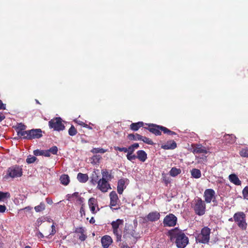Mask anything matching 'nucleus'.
<instances>
[{
  "label": "nucleus",
  "mask_w": 248,
  "mask_h": 248,
  "mask_svg": "<svg viewBox=\"0 0 248 248\" xmlns=\"http://www.w3.org/2000/svg\"><path fill=\"white\" fill-rule=\"evenodd\" d=\"M76 232H79L80 233V234L78 236V238L81 241H84L86 239V238H87L86 235L84 234V230L82 228H78L76 230Z\"/></svg>",
  "instance_id": "cd10ccee"
},
{
  "label": "nucleus",
  "mask_w": 248,
  "mask_h": 248,
  "mask_svg": "<svg viewBox=\"0 0 248 248\" xmlns=\"http://www.w3.org/2000/svg\"><path fill=\"white\" fill-rule=\"evenodd\" d=\"M50 154L53 155H57L58 153V148L57 146H54L48 149Z\"/></svg>",
  "instance_id": "a19ab883"
},
{
  "label": "nucleus",
  "mask_w": 248,
  "mask_h": 248,
  "mask_svg": "<svg viewBox=\"0 0 248 248\" xmlns=\"http://www.w3.org/2000/svg\"><path fill=\"white\" fill-rule=\"evenodd\" d=\"M5 119L4 115L1 112H0V122Z\"/></svg>",
  "instance_id": "e2e57ef3"
},
{
  "label": "nucleus",
  "mask_w": 248,
  "mask_h": 248,
  "mask_svg": "<svg viewBox=\"0 0 248 248\" xmlns=\"http://www.w3.org/2000/svg\"><path fill=\"white\" fill-rule=\"evenodd\" d=\"M60 180L61 183L64 186L68 185L70 182L69 177L66 174L62 175L60 178Z\"/></svg>",
  "instance_id": "393cba45"
},
{
  "label": "nucleus",
  "mask_w": 248,
  "mask_h": 248,
  "mask_svg": "<svg viewBox=\"0 0 248 248\" xmlns=\"http://www.w3.org/2000/svg\"><path fill=\"white\" fill-rule=\"evenodd\" d=\"M43 150H35L33 151V154L36 156L43 155Z\"/></svg>",
  "instance_id": "de8ad7c7"
},
{
  "label": "nucleus",
  "mask_w": 248,
  "mask_h": 248,
  "mask_svg": "<svg viewBox=\"0 0 248 248\" xmlns=\"http://www.w3.org/2000/svg\"><path fill=\"white\" fill-rule=\"evenodd\" d=\"M203 197L206 203L214 202L216 199V192L213 189H207L204 191Z\"/></svg>",
  "instance_id": "9b49d317"
},
{
  "label": "nucleus",
  "mask_w": 248,
  "mask_h": 248,
  "mask_svg": "<svg viewBox=\"0 0 248 248\" xmlns=\"http://www.w3.org/2000/svg\"><path fill=\"white\" fill-rule=\"evenodd\" d=\"M115 149L120 152H124V153H127V151H128V150H127V148L125 147H115Z\"/></svg>",
  "instance_id": "09e8293b"
},
{
  "label": "nucleus",
  "mask_w": 248,
  "mask_h": 248,
  "mask_svg": "<svg viewBox=\"0 0 248 248\" xmlns=\"http://www.w3.org/2000/svg\"><path fill=\"white\" fill-rule=\"evenodd\" d=\"M84 202V199L82 197H79L76 200L77 203L79 205H81L82 206V204H84L83 202Z\"/></svg>",
  "instance_id": "a18cd8bd"
},
{
  "label": "nucleus",
  "mask_w": 248,
  "mask_h": 248,
  "mask_svg": "<svg viewBox=\"0 0 248 248\" xmlns=\"http://www.w3.org/2000/svg\"><path fill=\"white\" fill-rule=\"evenodd\" d=\"M168 233L170 240L174 242L178 248H184L188 243V237L178 228L170 230Z\"/></svg>",
  "instance_id": "f257e3e1"
},
{
  "label": "nucleus",
  "mask_w": 248,
  "mask_h": 248,
  "mask_svg": "<svg viewBox=\"0 0 248 248\" xmlns=\"http://www.w3.org/2000/svg\"><path fill=\"white\" fill-rule=\"evenodd\" d=\"M127 179H121L118 182L117 191L119 194H122L124 190L126 188L125 184L128 182Z\"/></svg>",
  "instance_id": "dca6fc26"
},
{
  "label": "nucleus",
  "mask_w": 248,
  "mask_h": 248,
  "mask_svg": "<svg viewBox=\"0 0 248 248\" xmlns=\"http://www.w3.org/2000/svg\"><path fill=\"white\" fill-rule=\"evenodd\" d=\"M48 124L50 128L58 131L63 130L65 127L60 118H56L55 119H51L49 121Z\"/></svg>",
  "instance_id": "6e6552de"
},
{
  "label": "nucleus",
  "mask_w": 248,
  "mask_h": 248,
  "mask_svg": "<svg viewBox=\"0 0 248 248\" xmlns=\"http://www.w3.org/2000/svg\"><path fill=\"white\" fill-rule=\"evenodd\" d=\"M88 176L87 174L78 173L77 175V179L80 183H86L88 180Z\"/></svg>",
  "instance_id": "b1692460"
},
{
  "label": "nucleus",
  "mask_w": 248,
  "mask_h": 248,
  "mask_svg": "<svg viewBox=\"0 0 248 248\" xmlns=\"http://www.w3.org/2000/svg\"><path fill=\"white\" fill-rule=\"evenodd\" d=\"M90 222L91 223H92V224H93V223H94L95 222V219H94V218H93V217H92L91 218V219H90Z\"/></svg>",
  "instance_id": "774afa93"
},
{
  "label": "nucleus",
  "mask_w": 248,
  "mask_h": 248,
  "mask_svg": "<svg viewBox=\"0 0 248 248\" xmlns=\"http://www.w3.org/2000/svg\"><path fill=\"white\" fill-rule=\"evenodd\" d=\"M91 152L93 154L102 153L104 154L107 152V150L100 148H94Z\"/></svg>",
  "instance_id": "473e14b6"
},
{
  "label": "nucleus",
  "mask_w": 248,
  "mask_h": 248,
  "mask_svg": "<svg viewBox=\"0 0 248 248\" xmlns=\"http://www.w3.org/2000/svg\"><path fill=\"white\" fill-rule=\"evenodd\" d=\"M46 202L49 204H51L53 203L52 200L50 198H46Z\"/></svg>",
  "instance_id": "bf43d9fd"
},
{
  "label": "nucleus",
  "mask_w": 248,
  "mask_h": 248,
  "mask_svg": "<svg viewBox=\"0 0 248 248\" xmlns=\"http://www.w3.org/2000/svg\"><path fill=\"white\" fill-rule=\"evenodd\" d=\"M36 159L35 156L30 155L26 159V162L29 164L35 162Z\"/></svg>",
  "instance_id": "58836bf2"
},
{
  "label": "nucleus",
  "mask_w": 248,
  "mask_h": 248,
  "mask_svg": "<svg viewBox=\"0 0 248 248\" xmlns=\"http://www.w3.org/2000/svg\"><path fill=\"white\" fill-rule=\"evenodd\" d=\"M68 133H69V135H70L71 136H75L77 134V131L76 129L75 128V127L73 125H72L70 127V128H69V129L68 130Z\"/></svg>",
  "instance_id": "e433bc0d"
},
{
  "label": "nucleus",
  "mask_w": 248,
  "mask_h": 248,
  "mask_svg": "<svg viewBox=\"0 0 248 248\" xmlns=\"http://www.w3.org/2000/svg\"><path fill=\"white\" fill-rule=\"evenodd\" d=\"M206 205L202 199L198 198L194 202L193 209L195 213L199 216H202L205 212Z\"/></svg>",
  "instance_id": "423d86ee"
},
{
  "label": "nucleus",
  "mask_w": 248,
  "mask_h": 248,
  "mask_svg": "<svg viewBox=\"0 0 248 248\" xmlns=\"http://www.w3.org/2000/svg\"><path fill=\"white\" fill-rule=\"evenodd\" d=\"M240 155L243 157H248V147L242 148L239 152Z\"/></svg>",
  "instance_id": "72a5a7b5"
},
{
  "label": "nucleus",
  "mask_w": 248,
  "mask_h": 248,
  "mask_svg": "<svg viewBox=\"0 0 248 248\" xmlns=\"http://www.w3.org/2000/svg\"><path fill=\"white\" fill-rule=\"evenodd\" d=\"M110 199V206L112 210H117L119 207H113L116 206L118 204L119 199L115 191H112L109 194Z\"/></svg>",
  "instance_id": "ddd939ff"
},
{
  "label": "nucleus",
  "mask_w": 248,
  "mask_h": 248,
  "mask_svg": "<svg viewBox=\"0 0 248 248\" xmlns=\"http://www.w3.org/2000/svg\"><path fill=\"white\" fill-rule=\"evenodd\" d=\"M6 105L3 104L1 100H0V109H5Z\"/></svg>",
  "instance_id": "13d9d810"
},
{
  "label": "nucleus",
  "mask_w": 248,
  "mask_h": 248,
  "mask_svg": "<svg viewBox=\"0 0 248 248\" xmlns=\"http://www.w3.org/2000/svg\"><path fill=\"white\" fill-rule=\"evenodd\" d=\"M177 222V218L172 214L167 215L163 220V225L165 227H174Z\"/></svg>",
  "instance_id": "1a4fd4ad"
},
{
  "label": "nucleus",
  "mask_w": 248,
  "mask_h": 248,
  "mask_svg": "<svg viewBox=\"0 0 248 248\" xmlns=\"http://www.w3.org/2000/svg\"><path fill=\"white\" fill-rule=\"evenodd\" d=\"M95 175L96 176V178L92 179V181L93 182H93H94L95 183H97L98 182V176H97L96 173H95Z\"/></svg>",
  "instance_id": "69168bd1"
},
{
  "label": "nucleus",
  "mask_w": 248,
  "mask_h": 248,
  "mask_svg": "<svg viewBox=\"0 0 248 248\" xmlns=\"http://www.w3.org/2000/svg\"><path fill=\"white\" fill-rule=\"evenodd\" d=\"M224 140L228 143L232 144L235 141V137L232 135H226L224 137Z\"/></svg>",
  "instance_id": "5701e85b"
},
{
  "label": "nucleus",
  "mask_w": 248,
  "mask_h": 248,
  "mask_svg": "<svg viewBox=\"0 0 248 248\" xmlns=\"http://www.w3.org/2000/svg\"><path fill=\"white\" fill-rule=\"evenodd\" d=\"M43 155L46 157H49L50 156V154L48 150H43Z\"/></svg>",
  "instance_id": "603ef678"
},
{
  "label": "nucleus",
  "mask_w": 248,
  "mask_h": 248,
  "mask_svg": "<svg viewBox=\"0 0 248 248\" xmlns=\"http://www.w3.org/2000/svg\"><path fill=\"white\" fill-rule=\"evenodd\" d=\"M28 130L27 131H23V130H18L17 131V135L19 137H23V139H26V136H28Z\"/></svg>",
  "instance_id": "4c0bfd02"
},
{
  "label": "nucleus",
  "mask_w": 248,
  "mask_h": 248,
  "mask_svg": "<svg viewBox=\"0 0 248 248\" xmlns=\"http://www.w3.org/2000/svg\"><path fill=\"white\" fill-rule=\"evenodd\" d=\"M101 241L103 248H108L113 242L112 238L108 235L103 236Z\"/></svg>",
  "instance_id": "f3484780"
},
{
  "label": "nucleus",
  "mask_w": 248,
  "mask_h": 248,
  "mask_svg": "<svg viewBox=\"0 0 248 248\" xmlns=\"http://www.w3.org/2000/svg\"><path fill=\"white\" fill-rule=\"evenodd\" d=\"M164 133H166L170 135H176V133L174 132L170 131L165 127H164Z\"/></svg>",
  "instance_id": "c03bdc74"
},
{
  "label": "nucleus",
  "mask_w": 248,
  "mask_h": 248,
  "mask_svg": "<svg viewBox=\"0 0 248 248\" xmlns=\"http://www.w3.org/2000/svg\"><path fill=\"white\" fill-rule=\"evenodd\" d=\"M176 147V142L172 140L167 142L165 145L162 146V148L165 150L174 149Z\"/></svg>",
  "instance_id": "4be33fe9"
},
{
  "label": "nucleus",
  "mask_w": 248,
  "mask_h": 248,
  "mask_svg": "<svg viewBox=\"0 0 248 248\" xmlns=\"http://www.w3.org/2000/svg\"><path fill=\"white\" fill-rule=\"evenodd\" d=\"M131 146L134 148V149H136L139 147V144L138 143H135L131 145Z\"/></svg>",
  "instance_id": "680f3d73"
},
{
  "label": "nucleus",
  "mask_w": 248,
  "mask_h": 248,
  "mask_svg": "<svg viewBox=\"0 0 248 248\" xmlns=\"http://www.w3.org/2000/svg\"><path fill=\"white\" fill-rule=\"evenodd\" d=\"M128 138L130 140H140L141 136L137 133L135 134H130L128 135Z\"/></svg>",
  "instance_id": "c85d7f7f"
},
{
  "label": "nucleus",
  "mask_w": 248,
  "mask_h": 248,
  "mask_svg": "<svg viewBox=\"0 0 248 248\" xmlns=\"http://www.w3.org/2000/svg\"><path fill=\"white\" fill-rule=\"evenodd\" d=\"M128 151H127V154H133V153L135 150V149L131 145L128 148H127Z\"/></svg>",
  "instance_id": "3c124183"
},
{
  "label": "nucleus",
  "mask_w": 248,
  "mask_h": 248,
  "mask_svg": "<svg viewBox=\"0 0 248 248\" xmlns=\"http://www.w3.org/2000/svg\"><path fill=\"white\" fill-rule=\"evenodd\" d=\"M97 183V188L102 192H106L109 189H111L110 185L107 180L100 179Z\"/></svg>",
  "instance_id": "4468645a"
},
{
  "label": "nucleus",
  "mask_w": 248,
  "mask_h": 248,
  "mask_svg": "<svg viewBox=\"0 0 248 248\" xmlns=\"http://www.w3.org/2000/svg\"><path fill=\"white\" fill-rule=\"evenodd\" d=\"M137 158L140 161L144 162L147 159V154L143 150H139L137 152Z\"/></svg>",
  "instance_id": "412c9836"
},
{
  "label": "nucleus",
  "mask_w": 248,
  "mask_h": 248,
  "mask_svg": "<svg viewBox=\"0 0 248 248\" xmlns=\"http://www.w3.org/2000/svg\"><path fill=\"white\" fill-rule=\"evenodd\" d=\"M233 219L240 228L243 230H246L247 223L246 221V215L243 212H239L235 213L233 215Z\"/></svg>",
  "instance_id": "39448f33"
},
{
  "label": "nucleus",
  "mask_w": 248,
  "mask_h": 248,
  "mask_svg": "<svg viewBox=\"0 0 248 248\" xmlns=\"http://www.w3.org/2000/svg\"><path fill=\"white\" fill-rule=\"evenodd\" d=\"M144 123L142 122H139L136 123H132L130 125V128L133 131H137L140 128L143 126Z\"/></svg>",
  "instance_id": "bb28decb"
},
{
  "label": "nucleus",
  "mask_w": 248,
  "mask_h": 248,
  "mask_svg": "<svg viewBox=\"0 0 248 248\" xmlns=\"http://www.w3.org/2000/svg\"><path fill=\"white\" fill-rule=\"evenodd\" d=\"M83 206H84V204H82V206H81L80 209V213L81 216H82L83 215H85V214Z\"/></svg>",
  "instance_id": "6e6d98bb"
},
{
  "label": "nucleus",
  "mask_w": 248,
  "mask_h": 248,
  "mask_svg": "<svg viewBox=\"0 0 248 248\" xmlns=\"http://www.w3.org/2000/svg\"><path fill=\"white\" fill-rule=\"evenodd\" d=\"M89 206L90 208V210L92 213L94 214L96 213L97 211L99 210V209L98 208L97 210H95V207L97 205V201L96 200L95 198H91L89 200Z\"/></svg>",
  "instance_id": "6ab92c4d"
},
{
  "label": "nucleus",
  "mask_w": 248,
  "mask_h": 248,
  "mask_svg": "<svg viewBox=\"0 0 248 248\" xmlns=\"http://www.w3.org/2000/svg\"><path fill=\"white\" fill-rule=\"evenodd\" d=\"M17 128L19 130H23L25 129L26 126L24 124H22V123H19L18 124H17Z\"/></svg>",
  "instance_id": "8fccbe9b"
},
{
  "label": "nucleus",
  "mask_w": 248,
  "mask_h": 248,
  "mask_svg": "<svg viewBox=\"0 0 248 248\" xmlns=\"http://www.w3.org/2000/svg\"><path fill=\"white\" fill-rule=\"evenodd\" d=\"M190 172L192 177L196 179L200 178L202 176L201 170L197 169H192Z\"/></svg>",
  "instance_id": "a878e982"
},
{
  "label": "nucleus",
  "mask_w": 248,
  "mask_h": 248,
  "mask_svg": "<svg viewBox=\"0 0 248 248\" xmlns=\"http://www.w3.org/2000/svg\"><path fill=\"white\" fill-rule=\"evenodd\" d=\"M146 124L148 125V127H145V128L156 136L161 135V131L164 132V126L153 124Z\"/></svg>",
  "instance_id": "9d476101"
},
{
  "label": "nucleus",
  "mask_w": 248,
  "mask_h": 248,
  "mask_svg": "<svg viewBox=\"0 0 248 248\" xmlns=\"http://www.w3.org/2000/svg\"><path fill=\"white\" fill-rule=\"evenodd\" d=\"M181 172V171L180 169L173 167L170 170V174L172 177H175L179 174Z\"/></svg>",
  "instance_id": "7c9ffc66"
},
{
  "label": "nucleus",
  "mask_w": 248,
  "mask_h": 248,
  "mask_svg": "<svg viewBox=\"0 0 248 248\" xmlns=\"http://www.w3.org/2000/svg\"><path fill=\"white\" fill-rule=\"evenodd\" d=\"M210 229L207 227H203L200 233L196 237L197 242L207 244L210 239Z\"/></svg>",
  "instance_id": "20e7f679"
},
{
  "label": "nucleus",
  "mask_w": 248,
  "mask_h": 248,
  "mask_svg": "<svg viewBox=\"0 0 248 248\" xmlns=\"http://www.w3.org/2000/svg\"><path fill=\"white\" fill-rule=\"evenodd\" d=\"M102 174V178L101 179L109 180L112 178L111 175L108 171H103Z\"/></svg>",
  "instance_id": "2f4dec72"
},
{
  "label": "nucleus",
  "mask_w": 248,
  "mask_h": 248,
  "mask_svg": "<svg viewBox=\"0 0 248 248\" xmlns=\"http://www.w3.org/2000/svg\"><path fill=\"white\" fill-rule=\"evenodd\" d=\"M140 140L143 141L144 143L148 144L149 145H153L154 143L153 141L149 138H147L144 136H141V138L140 139Z\"/></svg>",
  "instance_id": "f704fd0d"
},
{
  "label": "nucleus",
  "mask_w": 248,
  "mask_h": 248,
  "mask_svg": "<svg viewBox=\"0 0 248 248\" xmlns=\"http://www.w3.org/2000/svg\"><path fill=\"white\" fill-rule=\"evenodd\" d=\"M126 157L127 159L130 161H132L137 158V156L134 155H132V154H127Z\"/></svg>",
  "instance_id": "37998d69"
},
{
  "label": "nucleus",
  "mask_w": 248,
  "mask_h": 248,
  "mask_svg": "<svg viewBox=\"0 0 248 248\" xmlns=\"http://www.w3.org/2000/svg\"><path fill=\"white\" fill-rule=\"evenodd\" d=\"M42 222V220L41 219V218H38L37 219V224H38V226L41 225Z\"/></svg>",
  "instance_id": "338daca9"
},
{
  "label": "nucleus",
  "mask_w": 248,
  "mask_h": 248,
  "mask_svg": "<svg viewBox=\"0 0 248 248\" xmlns=\"http://www.w3.org/2000/svg\"><path fill=\"white\" fill-rule=\"evenodd\" d=\"M160 213L157 211L152 212L145 217V219L148 221L154 222L160 218Z\"/></svg>",
  "instance_id": "2eb2a0df"
},
{
  "label": "nucleus",
  "mask_w": 248,
  "mask_h": 248,
  "mask_svg": "<svg viewBox=\"0 0 248 248\" xmlns=\"http://www.w3.org/2000/svg\"><path fill=\"white\" fill-rule=\"evenodd\" d=\"M10 197V194L8 192H2L0 191V201L6 198Z\"/></svg>",
  "instance_id": "ea45409f"
},
{
  "label": "nucleus",
  "mask_w": 248,
  "mask_h": 248,
  "mask_svg": "<svg viewBox=\"0 0 248 248\" xmlns=\"http://www.w3.org/2000/svg\"><path fill=\"white\" fill-rule=\"evenodd\" d=\"M45 209V205L43 202H41L39 205L36 206L34 209L36 212H39Z\"/></svg>",
  "instance_id": "c9c22d12"
},
{
  "label": "nucleus",
  "mask_w": 248,
  "mask_h": 248,
  "mask_svg": "<svg viewBox=\"0 0 248 248\" xmlns=\"http://www.w3.org/2000/svg\"><path fill=\"white\" fill-rule=\"evenodd\" d=\"M28 136H26L27 140L32 139H39L42 136V130L40 129H31L28 130Z\"/></svg>",
  "instance_id": "f8f14e48"
},
{
  "label": "nucleus",
  "mask_w": 248,
  "mask_h": 248,
  "mask_svg": "<svg viewBox=\"0 0 248 248\" xmlns=\"http://www.w3.org/2000/svg\"><path fill=\"white\" fill-rule=\"evenodd\" d=\"M67 200L69 201H72L77 200L79 197L78 192H75L72 194H68L67 196Z\"/></svg>",
  "instance_id": "c756f323"
},
{
  "label": "nucleus",
  "mask_w": 248,
  "mask_h": 248,
  "mask_svg": "<svg viewBox=\"0 0 248 248\" xmlns=\"http://www.w3.org/2000/svg\"><path fill=\"white\" fill-rule=\"evenodd\" d=\"M101 157L99 155H94L93 156V162L95 163H98Z\"/></svg>",
  "instance_id": "49530a36"
},
{
  "label": "nucleus",
  "mask_w": 248,
  "mask_h": 248,
  "mask_svg": "<svg viewBox=\"0 0 248 248\" xmlns=\"http://www.w3.org/2000/svg\"><path fill=\"white\" fill-rule=\"evenodd\" d=\"M78 124H79L83 126V127H87V128H90V129H92V128H91V127H89L87 124H84L83 122H82L79 121V122H78Z\"/></svg>",
  "instance_id": "4d7b16f0"
},
{
  "label": "nucleus",
  "mask_w": 248,
  "mask_h": 248,
  "mask_svg": "<svg viewBox=\"0 0 248 248\" xmlns=\"http://www.w3.org/2000/svg\"><path fill=\"white\" fill-rule=\"evenodd\" d=\"M6 207L4 205H0V213L5 212Z\"/></svg>",
  "instance_id": "864d4df0"
},
{
  "label": "nucleus",
  "mask_w": 248,
  "mask_h": 248,
  "mask_svg": "<svg viewBox=\"0 0 248 248\" xmlns=\"http://www.w3.org/2000/svg\"><path fill=\"white\" fill-rule=\"evenodd\" d=\"M37 236L39 238H43L44 237V236L43 235V234L41 232H39L37 233Z\"/></svg>",
  "instance_id": "052dcab7"
},
{
  "label": "nucleus",
  "mask_w": 248,
  "mask_h": 248,
  "mask_svg": "<svg viewBox=\"0 0 248 248\" xmlns=\"http://www.w3.org/2000/svg\"><path fill=\"white\" fill-rule=\"evenodd\" d=\"M193 152L194 154H207V151L205 147L201 144H196L193 147Z\"/></svg>",
  "instance_id": "a211bd4d"
},
{
  "label": "nucleus",
  "mask_w": 248,
  "mask_h": 248,
  "mask_svg": "<svg viewBox=\"0 0 248 248\" xmlns=\"http://www.w3.org/2000/svg\"><path fill=\"white\" fill-rule=\"evenodd\" d=\"M7 175L12 178L19 177L22 175V169L17 165L12 166L8 169Z\"/></svg>",
  "instance_id": "0eeeda50"
},
{
  "label": "nucleus",
  "mask_w": 248,
  "mask_h": 248,
  "mask_svg": "<svg viewBox=\"0 0 248 248\" xmlns=\"http://www.w3.org/2000/svg\"><path fill=\"white\" fill-rule=\"evenodd\" d=\"M123 223L124 220L120 219H117L116 220L113 221L111 223L113 233L116 236V240L117 242H121L122 241V228L123 225Z\"/></svg>",
  "instance_id": "f03ea898"
},
{
  "label": "nucleus",
  "mask_w": 248,
  "mask_h": 248,
  "mask_svg": "<svg viewBox=\"0 0 248 248\" xmlns=\"http://www.w3.org/2000/svg\"><path fill=\"white\" fill-rule=\"evenodd\" d=\"M229 179L230 182L235 185L240 186L241 181L239 180L238 176L235 174H231L229 176Z\"/></svg>",
  "instance_id": "aec40b11"
},
{
  "label": "nucleus",
  "mask_w": 248,
  "mask_h": 248,
  "mask_svg": "<svg viewBox=\"0 0 248 248\" xmlns=\"http://www.w3.org/2000/svg\"><path fill=\"white\" fill-rule=\"evenodd\" d=\"M51 232L50 233V235H54L56 233L55 227L54 224H53L51 226Z\"/></svg>",
  "instance_id": "5fc2aeb1"
},
{
  "label": "nucleus",
  "mask_w": 248,
  "mask_h": 248,
  "mask_svg": "<svg viewBox=\"0 0 248 248\" xmlns=\"http://www.w3.org/2000/svg\"><path fill=\"white\" fill-rule=\"evenodd\" d=\"M95 175L96 176V178L92 179V181L93 182H93H94L95 183H97L98 182V176H97L96 173H95Z\"/></svg>",
  "instance_id": "0e129e2a"
},
{
  "label": "nucleus",
  "mask_w": 248,
  "mask_h": 248,
  "mask_svg": "<svg viewBox=\"0 0 248 248\" xmlns=\"http://www.w3.org/2000/svg\"><path fill=\"white\" fill-rule=\"evenodd\" d=\"M244 198L248 200V186H246L242 191Z\"/></svg>",
  "instance_id": "79ce46f5"
},
{
  "label": "nucleus",
  "mask_w": 248,
  "mask_h": 248,
  "mask_svg": "<svg viewBox=\"0 0 248 248\" xmlns=\"http://www.w3.org/2000/svg\"><path fill=\"white\" fill-rule=\"evenodd\" d=\"M124 241L119 244L120 248H132L136 242L137 239L133 232L131 233H124L123 235Z\"/></svg>",
  "instance_id": "7ed1b4c3"
}]
</instances>
